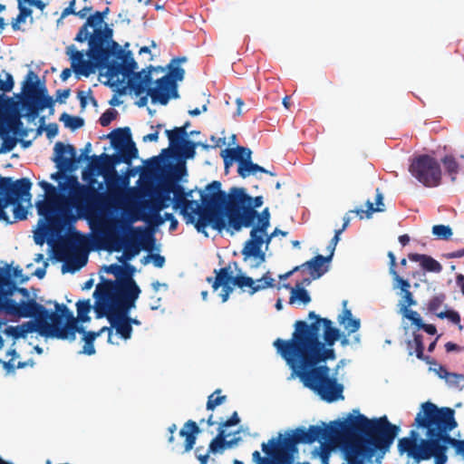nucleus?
<instances>
[{
    "mask_svg": "<svg viewBox=\"0 0 464 464\" xmlns=\"http://www.w3.org/2000/svg\"><path fill=\"white\" fill-rule=\"evenodd\" d=\"M314 442L324 443L320 423L287 429L284 433L278 432L277 437L263 442L261 450L266 456L255 450L252 460L254 464H295L299 454L298 445H311Z\"/></svg>",
    "mask_w": 464,
    "mask_h": 464,
    "instance_id": "1",
    "label": "nucleus"
},
{
    "mask_svg": "<svg viewBox=\"0 0 464 464\" xmlns=\"http://www.w3.org/2000/svg\"><path fill=\"white\" fill-rule=\"evenodd\" d=\"M310 323L304 320L295 321V330L288 340L277 338L274 346L277 353L285 361L286 364H293L308 360H315L318 349L321 346V329L324 330L323 322L326 317H322L314 311H310L307 315Z\"/></svg>",
    "mask_w": 464,
    "mask_h": 464,
    "instance_id": "2",
    "label": "nucleus"
},
{
    "mask_svg": "<svg viewBox=\"0 0 464 464\" xmlns=\"http://www.w3.org/2000/svg\"><path fill=\"white\" fill-rule=\"evenodd\" d=\"M341 420L345 431L353 432L362 439L348 442H356L360 447H369L370 443L381 448V452L377 456L378 463L390 450L401 431L400 426L392 423L386 415L369 419L362 414L359 409H353Z\"/></svg>",
    "mask_w": 464,
    "mask_h": 464,
    "instance_id": "3",
    "label": "nucleus"
},
{
    "mask_svg": "<svg viewBox=\"0 0 464 464\" xmlns=\"http://www.w3.org/2000/svg\"><path fill=\"white\" fill-rule=\"evenodd\" d=\"M321 359L288 364L291 374L287 380L299 379L304 387L314 392L322 401L334 403L344 400V385Z\"/></svg>",
    "mask_w": 464,
    "mask_h": 464,
    "instance_id": "4",
    "label": "nucleus"
},
{
    "mask_svg": "<svg viewBox=\"0 0 464 464\" xmlns=\"http://www.w3.org/2000/svg\"><path fill=\"white\" fill-rule=\"evenodd\" d=\"M104 70L108 82L104 84L112 88L118 87L119 95H125L127 88L130 92L135 96H140V82L136 78L140 71L137 72L138 63L133 58L131 51H125L121 47V52L118 55L111 56L106 61Z\"/></svg>",
    "mask_w": 464,
    "mask_h": 464,
    "instance_id": "5",
    "label": "nucleus"
},
{
    "mask_svg": "<svg viewBox=\"0 0 464 464\" xmlns=\"http://www.w3.org/2000/svg\"><path fill=\"white\" fill-rule=\"evenodd\" d=\"M413 425L417 429H426L427 437L452 440L449 432L453 430L458 423L452 408H439L430 401H425L420 404V410L415 417Z\"/></svg>",
    "mask_w": 464,
    "mask_h": 464,
    "instance_id": "6",
    "label": "nucleus"
},
{
    "mask_svg": "<svg viewBox=\"0 0 464 464\" xmlns=\"http://www.w3.org/2000/svg\"><path fill=\"white\" fill-rule=\"evenodd\" d=\"M109 216L111 218L120 220L116 226V232L121 237L129 234L130 230L144 232L143 235L139 237L142 245L136 244L130 246H126L124 247V253L117 256L120 265L126 262L130 263V261L140 254V250L150 251V249H152L160 251V246L156 244L154 232H146L145 227H133V223L136 222L137 218L129 211L121 208H114L110 211Z\"/></svg>",
    "mask_w": 464,
    "mask_h": 464,
    "instance_id": "7",
    "label": "nucleus"
},
{
    "mask_svg": "<svg viewBox=\"0 0 464 464\" xmlns=\"http://www.w3.org/2000/svg\"><path fill=\"white\" fill-rule=\"evenodd\" d=\"M213 204L219 206L222 219L225 224V230L231 236L240 232L244 227L248 228L255 225L256 220V212L250 209L237 197L231 196V191L219 195L215 198Z\"/></svg>",
    "mask_w": 464,
    "mask_h": 464,
    "instance_id": "8",
    "label": "nucleus"
},
{
    "mask_svg": "<svg viewBox=\"0 0 464 464\" xmlns=\"http://www.w3.org/2000/svg\"><path fill=\"white\" fill-rule=\"evenodd\" d=\"M129 292L120 279H110L100 276V283L92 294L94 298L93 311L97 319L107 315L130 296Z\"/></svg>",
    "mask_w": 464,
    "mask_h": 464,
    "instance_id": "9",
    "label": "nucleus"
},
{
    "mask_svg": "<svg viewBox=\"0 0 464 464\" xmlns=\"http://www.w3.org/2000/svg\"><path fill=\"white\" fill-rule=\"evenodd\" d=\"M66 154L73 156L75 154V147L72 144L57 141L53 147V157L52 159L55 163L57 171L52 173L50 179L57 182L58 186H63L66 188L67 191L63 192V198H74L84 190V186L79 182L78 177L74 174L75 171L62 169L60 167Z\"/></svg>",
    "mask_w": 464,
    "mask_h": 464,
    "instance_id": "10",
    "label": "nucleus"
},
{
    "mask_svg": "<svg viewBox=\"0 0 464 464\" xmlns=\"http://www.w3.org/2000/svg\"><path fill=\"white\" fill-rule=\"evenodd\" d=\"M200 194V200H189L186 205L184 201H181L180 215H182L187 220L190 214L195 213V218L198 215L211 214L214 211H219V206L213 204L216 197L219 198V195L224 193L222 190V184L218 180H213L206 185L204 189L198 190Z\"/></svg>",
    "mask_w": 464,
    "mask_h": 464,
    "instance_id": "11",
    "label": "nucleus"
},
{
    "mask_svg": "<svg viewBox=\"0 0 464 464\" xmlns=\"http://www.w3.org/2000/svg\"><path fill=\"white\" fill-rule=\"evenodd\" d=\"M409 171L412 177L427 188L438 187L441 182L440 164L428 154L414 157L411 160Z\"/></svg>",
    "mask_w": 464,
    "mask_h": 464,
    "instance_id": "12",
    "label": "nucleus"
},
{
    "mask_svg": "<svg viewBox=\"0 0 464 464\" xmlns=\"http://www.w3.org/2000/svg\"><path fill=\"white\" fill-rule=\"evenodd\" d=\"M47 304H53L55 311L46 308L44 304L36 302L34 310L38 314L43 327L51 330H63L74 322V315L68 306L64 304H59L56 301H47Z\"/></svg>",
    "mask_w": 464,
    "mask_h": 464,
    "instance_id": "13",
    "label": "nucleus"
},
{
    "mask_svg": "<svg viewBox=\"0 0 464 464\" xmlns=\"http://www.w3.org/2000/svg\"><path fill=\"white\" fill-rule=\"evenodd\" d=\"M66 54L69 56L72 68L76 77L83 76L89 77L90 75L96 72V71L102 72L104 70L106 63L100 57L99 54L90 53L88 48L87 52L77 50L74 44H71L66 47Z\"/></svg>",
    "mask_w": 464,
    "mask_h": 464,
    "instance_id": "14",
    "label": "nucleus"
},
{
    "mask_svg": "<svg viewBox=\"0 0 464 464\" xmlns=\"http://www.w3.org/2000/svg\"><path fill=\"white\" fill-rule=\"evenodd\" d=\"M143 164L151 171L160 173L162 170L169 178L172 175L188 176L187 163L172 154L169 149L161 150L159 155L147 159Z\"/></svg>",
    "mask_w": 464,
    "mask_h": 464,
    "instance_id": "15",
    "label": "nucleus"
},
{
    "mask_svg": "<svg viewBox=\"0 0 464 464\" xmlns=\"http://www.w3.org/2000/svg\"><path fill=\"white\" fill-rule=\"evenodd\" d=\"M18 282L12 279H0V301L8 310V314L15 316H29L37 301H19L13 296L18 291Z\"/></svg>",
    "mask_w": 464,
    "mask_h": 464,
    "instance_id": "16",
    "label": "nucleus"
},
{
    "mask_svg": "<svg viewBox=\"0 0 464 464\" xmlns=\"http://www.w3.org/2000/svg\"><path fill=\"white\" fill-rule=\"evenodd\" d=\"M29 316H19L20 318H28L29 321H25L18 325H7L2 330V333L6 336L13 339L15 343L19 339H26L29 334L36 333L42 337L46 339L49 338L48 329H44L43 324L40 321L36 310L33 309Z\"/></svg>",
    "mask_w": 464,
    "mask_h": 464,
    "instance_id": "17",
    "label": "nucleus"
},
{
    "mask_svg": "<svg viewBox=\"0 0 464 464\" xmlns=\"http://www.w3.org/2000/svg\"><path fill=\"white\" fill-rule=\"evenodd\" d=\"M103 138L110 140L111 148L115 150V153L127 155L135 160L139 158V150L130 127L116 128Z\"/></svg>",
    "mask_w": 464,
    "mask_h": 464,
    "instance_id": "18",
    "label": "nucleus"
},
{
    "mask_svg": "<svg viewBox=\"0 0 464 464\" xmlns=\"http://www.w3.org/2000/svg\"><path fill=\"white\" fill-rule=\"evenodd\" d=\"M95 44V53L99 54L104 63L111 56L121 52V46L113 40V30L105 24L98 32L94 33L92 44Z\"/></svg>",
    "mask_w": 464,
    "mask_h": 464,
    "instance_id": "19",
    "label": "nucleus"
},
{
    "mask_svg": "<svg viewBox=\"0 0 464 464\" xmlns=\"http://www.w3.org/2000/svg\"><path fill=\"white\" fill-rule=\"evenodd\" d=\"M29 178H21L14 180L12 177L0 175V222L5 225L13 224L10 220L6 208L10 207V199L18 192L21 186L19 183L28 182Z\"/></svg>",
    "mask_w": 464,
    "mask_h": 464,
    "instance_id": "20",
    "label": "nucleus"
},
{
    "mask_svg": "<svg viewBox=\"0 0 464 464\" xmlns=\"http://www.w3.org/2000/svg\"><path fill=\"white\" fill-rule=\"evenodd\" d=\"M323 341L321 340V346L323 349H318L316 359H321L323 362L334 361L336 359V353L333 348L334 343L342 337V332L339 328L334 325V323L329 318L323 322Z\"/></svg>",
    "mask_w": 464,
    "mask_h": 464,
    "instance_id": "21",
    "label": "nucleus"
},
{
    "mask_svg": "<svg viewBox=\"0 0 464 464\" xmlns=\"http://www.w3.org/2000/svg\"><path fill=\"white\" fill-rule=\"evenodd\" d=\"M19 186H21L20 189L14 198L10 199V207L13 208L14 221L26 219L28 208L32 206V181L28 180V182L19 183Z\"/></svg>",
    "mask_w": 464,
    "mask_h": 464,
    "instance_id": "22",
    "label": "nucleus"
},
{
    "mask_svg": "<svg viewBox=\"0 0 464 464\" xmlns=\"http://www.w3.org/2000/svg\"><path fill=\"white\" fill-rule=\"evenodd\" d=\"M22 105L14 101L0 108V112L4 118L0 120V129L9 133H13L14 130H18L24 126Z\"/></svg>",
    "mask_w": 464,
    "mask_h": 464,
    "instance_id": "23",
    "label": "nucleus"
},
{
    "mask_svg": "<svg viewBox=\"0 0 464 464\" xmlns=\"http://www.w3.org/2000/svg\"><path fill=\"white\" fill-rule=\"evenodd\" d=\"M186 222L187 224L193 225L198 233L203 234L207 237H208L206 230L208 227H211L218 232L225 230V224L220 211H214L211 212V214L198 215V218H195V213L190 214Z\"/></svg>",
    "mask_w": 464,
    "mask_h": 464,
    "instance_id": "24",
    "label": "nucleus"
},
{
    "mask_svg": "<svg viewBox=\"0 0 464 464\" xmlns=\"http://www.w3.org/2000/svg\"><path fill=\"white\" fill-rule=\"evenodd\" d=\"M420 440V444L417 445L407 437L399 439L398 451L400 455L407 454L408 458L413 459L414 463L419 464L422 460H429L432 458V452L427 449V445Z\"/></svg>",
    "mask_w": 464,
    "mask_h": 464,
    "instance_id": "25",
    "label": "nucleus"
},
{
    "mask_svg": "<svg viewBox=\"0 0 464 464\" xmlns=\"http://www.w3.org/2000/svg\"><path fill=\"white\" fill-rule=\"evenodd\" d=\"M74 219L67 220L63 218L61 219L63 230L61 231L51 229L48 227V226H38L39 227H41V231L34 234V243L38 246H43L44 242H48V244L51 245L53 242V240L63 237L66 233L76 231L74 227Z\"/></svg>",
    "mask_w": 464,
    "mask_h": 464,
    "instance_id": "26",
    "label": "nucleus"
},
{
    "mask_svg": "<svg viewBox=\"0 0 464 464\" xmlns=\"http://www.w3.org/2000/svg\"><path fill=\"white\" fill-rule=\"evenodd\" d=\"M233 285L239 288L249 287V294L254 295L266 288L274 287L275 279L272 278L270 272H266L261 278L257 279L256 281L248 276L240 274L234 277Z\"/></svg>",
    "mask_w": 464,
    "mask_h": 464,
    "instance_id": "27",
    "label": "nucleus"
},
{
    "mask_svg": "<svg viewBox=\"0 0 464 464\" xmlns=\"http://www.w3.org/2000/svg\"><path fill=\"white\" fill-rule=\"evenodd\" d=\"M137 273L135 266L130 263H123L120 265V275L119 279L121 281L126 290L129 292V295H136L140 297L141 293L140 287L134 279V276Z\"/></svg>",
    "mask_w": 464,
    "mask_h": 464,
    "instance_id": "28",
    "label": "nucleus"
},
{
    "mask_svg": "<svg viewBox=\"0 0 464 464\" xmlns=\"http://www.w3.org/2000/svg\"><path fill=\"white\" fill-rule=\"evenodd\" d=\"M453 440L444 438L427 437V440L423 442L427 445L432 452L435 464H445L448 460L446 455L449 445H452Z\"/></svg>",
    "mask_w": 464,
    "mask_h": 464,
    "instance_id": "29",
    "label": "nucleus"
},
{
    "mask_svg": "<svg viewBox=\"0 0 464 464\" xmlns=\"http://www.w3.org/2000/svg\"><path fill=\"white\" fill-rule=\"evenodd\" d=\"M103 318H106L109 324L115 329L116 334L124 341H128L132 336V326L130 325V323H127L124 318H121V314L119 311L112 309L108 312L107 315Z\"/></svg>",
    "mask_w": 464,
    "mask_h": 464,
    "instance_id": "30",
    "label": "nucleus"
},
{
    "mask_svg": "<svg viewBox=\"0 0 464 464\" xmlns=\"http://www.w3.org/2000/svg\"><path fill=\"white\" fill-rule=\"evenodd\" d=\"M42 199L36 201L35 208L37 215L40 217L38 226H48L51 218L61 212L57 209L55 203L51 198H44V195H41Z\"/></svg>",
    "mask_w": 464,
    "mask_h": 464,
    "instance_id": "31",
    "label": "nucleus"
},
{
    "mask_svg": "<svg viewBox=\"0 0 464 464\" xmlns=\"http://www.w3.org/2000/svg\"><path fill=\"white\" fill-rule=\"evenodd\" d=\"M92 151V143L87 142L85 146L81 150V154L77 155V151L75 150V154L71 156L70 154H66L64 156V160L60 164L62 169H66L69 171H76L80 165L84 161L92 160V156L89 154Z\"/></svg>",
    "mask_w": 464,
    "mask_h": 464,
    "instance_id": "32",
    "label": "nucleus"
},
{
    "mask_svg": "<svg viewBox=\"0 0 464 464\" xmlns=\"http://www.w3.org/2000/svg\"><path fill=\"white\" fill-rule=\"evenodd\" d=\"M84 323H80L79 320L74 319L72 324H69L68 327L62 330H51L49 331V338L51 339H59V340H67L69 342H73L76 339V334H81L82 335L86 334L90 331L86 330V327L83 325Z\"/></svg>",
    "mask_w": 464,
    "mask_h": 464,
    "instance_id": "33",
    "label": "nucleus"
},
{
    "mask_svg": "<svg viewBox=\"0 0 464 464\" xmlns=\"http://www.w3.org/2000/svg\"><path fill=\"white\" fill-rule=\"evenodd\" d=\"M329 263H331V256L317 254L310 260L304 262V266L309 270L312 279H319L329 271Z\"/></svg>",
    "mask_w": 464,
    "mask_h": 464,
    "instance_id": "34",
    "label": "nucleus"
},
{
    "mask_svg": "<svg viewBox=\"0 0 464 464\" xmlns=\"http://www.w3.org/2000/svg\"><path fill=\"white\" fill-rule=\"evenodd\" d=\"M133 160L134 159L127 155H120L119 153H115V157H113L112 160H110L101 166V169H102V177L106 179L109 185H112L113 177L115 174H117V167L121 163L131 166Z\"/></svg>",
    "mask_w": 464,
    "mask_h": 464,
    "instance_id": "35",
    "label": "nucleus"
},
{
    "mask_svg": "<svg viewBox=\"0 0 464 464\" xmlns=\"http://www.w3.org/2000/svg\"><path fill=\"white\" fill-rule=\"evenodd\" d=\"M408 258L411 262H419L421 269L424 272L440 273L442 266L439 261L434 259L431 256L419 253H410Z\"/></svg>",
    "mask_w": 464,
    "mask_h": 464,
    "instance_id": "36",
    "label": "nucleus"
},
{
    "mask_svg": "<svg viewBox=\"0 0 464 464\" xmlns=\"http://www.w3.org/2000/svg\"><path fill=\"white\" fill-rule=\"evenodd\" d=\"M229 191H231V196L237 197L254 212H256V209L261 208L264 204V198L262 196L252 197L246 192L245 188L232 187Z\"/></svg>",
    "mask_w": 464,
    "mask_h": 464,
    "instance_id": "37",
    "label": "nucleus"
},
{
    "mask_svg": "<svg viewBox=\"0 0 464 464\" xmlns=\"http://www.w3.org/2000/svg\"><path fill=\"white\" fill-rule=\"evenodd\" d=\"M214 273L216 275L214 278L211 276L207 277V282L212 285L214 291H217L220 285H233L235 276L230 266L215 269Z\"/></svg>",
    "mask_w": 464,
    "mask_h": 464,
    "instance_id": "38",
    "label": "nucleus"
},
{
    "mask_svg": "<svg viewBox=\"0 0 464 464\" xmlns=\"http://www.w3.org/2000/svg\"><path fill=\"white\" fill-rule=\"evenodd\" d=\"M186 56L175 57L170 60L169 64L166 66L168 72L164 75L171 82H182L185 77V70L180 66V63L187 62Z\"/></svg>",
    "mask_w": 464,
    "mask_h": 464,
    "instance_id": "39",
    "label": "nucleus"
},
{
    "mask_svg": "<svg viewBox=\"0 0 464 464\" xmlns=\"http://www.w3.org/2000/svg\"><path fill=\"white\" fill-rule=\"evenodd\" d=\"M173 192H174V190L170 189L169 186H168V188L163 189L161 191V196L163 198V200L160 201L158 203L157 209L150 208V212L160 216V211L161 209L169 208V206H172V208L175 211L179 210L180 212L181 200L179 199V195H177V194H175L174 197H171V194H173Z\"/></svg>",
    "mask_w": 464,
    "mask_h": 464,
    "instance_id": "40",
    "label": "nucleus"
},
{
    "mask_svg": "<svg viewBox=\"0 0 464 464\" xmlns=\"http://www.w3.org/2000/svg\"><path fill=\"white\" fill-rule=\"evenodd\" d=\"M173 82L162 76L153 81V84H148L147 90L145 93L150 95V100L152 101V97L160 98L164 97L168 94L170 85Z\"/></svg>",
    "mask_w": 464,
    "mask_h": 464,
    "instance_id": "41",
    "label": "nucleus"
},
{
    "mask_svg": "<svg viewBox=\"0 0 464 464\" xmlns=\"http://www.w3.org/2000/svg\"><path fill=\"white\" fill-rule=\"evenodd\" d=\"M166 71V67L161 65L150 64L146 68L140 71L139 75H136L137 80L140 82L141 88L140 89V95L145 93L148 84H153L152 72H163Z\"/></svg>",
    "mask_w": 464,
    "mask_h": 464,
    "instance_id": "42",
    "label": "nucleus"
},
{
    "mask_svg": "<svg viewBox=\"0 0 464 464\" xmlns=\"http://www.w3.org/2000/svg\"><path fill=\"white\" fill-rule=\"evenodd\" d=\"M249 236L250 237L244 243V246L241 250L244 261H248L261 250L263 246V240L259 235L249 233Z\"/></svg>",
    "mask_w": 464,
    "mask_h": 464,
    "instance_id": "43",
    "label": "nucleus"
},
{
    "mask_svg": "<svg viewBox=\"0 0 464 464\" xmlns=\"http://www.w3.org/2000/svg\"><path fill=\"white\" fill-rule=\"evenodd\" d=\"M0 279L16 280L18 284L23 285L27 283L30 277L23 274L19 266L14 267L12 265L5 264L4 266L0 267Z\"/></svg>",
    "mask_w": 464,
    "mask_h": 464,
    "instance_id": "44",
    "label": "nucleus"
},
{
    "mask_svg": "<svg viewBox=\"0 0 464 464\" xmlns=\"http://www.w3.org/2000/svg\"><path fill=\"white\" fill-rule=\"evenodd\" d=\"M139 297L136 295L129 296L128 299L122 302L116 307V310L119 311L121 314V318H124L127 323H130V325H140L141 322L137 319L130 316V311L136 307V302Z\"/></svg>",
    "mask_w": 464,
    "mask_h": 464,
    "instance_id": "45",
    "label": "nucleus"
},
{
    "mask_svg": "<svg viewBox=\"0 0 464 464\" xmlns=\"http://www.w3.org/2000/svg\"><path fill=\"white\" fill-rule=\"evenodd\" d=\"M29 90L34 92V97L50 96L44 81H41L38 75L33 71H29L26 77Z\"/></svg>",
    "mask_w": 464,
    "mask_h": 464,
    "instance_id": "46",
    "label": "nucleus"
},
{
    "mask_svg": "<svg viewBox=\"0 0 464 464\" xmlns=\"http://www.w3.org/2000/svg\"><path fill=\"white\" fill-rule=\"evenodd\" d=\"M2 73L5 74V79L2 80L0 78V108L14 101V98H11L10 96H7L5 94L6 92H10L14 89V77L10 72L5 70L2 71Z\"/></svg>",
    "mask_w": 464,
    "mask_h": 464,
    "instance_id": "47",
    "label": "nucleus"
},
{
    "mask_svg": "<svg viewBox=\"0 0 464 464\" xmlns=\"http://www.w3.org/2000/svg\"><path fill=\"white\" fill-rule=\"evenodd\" d=\"M320 425L324 443L329 442L332 439L336 437L339 432L345 431L341 419L332 420L328 423L320 421Z\"/></svg>",
    "mask_w": 464,
    "mask_h": 464,
    "instance_id": "48",
    "label": "nucleus"
},
{
    "mask_svg": "<svg viewBox=\"0 0 464 464\" xmlns=\"http://www.w3.org/2000/svg\"><path fill=\"white\" fill-rule=\"evenodd\" d=\"M54 103L55 101L52 96L47 97H34V95L30 96V99H27L28 106H31L34 111H37L39 113L44 111L45 109L50 110V114H53L54 111Z\"/></svg>",
    "mask_w": 464,
    "mask_h": 464,
    "instance_id": "49",
    "label": "nucleus"
},
{
    "mask_svg": "<svg viewBox=\"0 0 464 464\" xmlns=\"http://www.w3.org/2000/svg\"><path fill=\"white\" fill-rule=\"evenodd\" d=\"M413 340L407 341V347L409 350V355H412V348L415 349L416 357L419 360L425 361L426 362H430V357H426L424 355V343L423 337L420 334L413 333Z\"/></svg>",
    "mask_w": 464,
    "mask_h": 464,
    "instance_id": "50",
    "label": "nucleus"
},
{
    "mask_svg": "<svg viewBox=\"0 0 464 464\" xmlns=\"http://www.w3.org/2000/svg\"><path fill=\"white\" fill-rule=\"evenodd\" d=\"M165 134L168 137L169 148L175 150L184 142L185 138L189 137L186 130L178 127H174L172 130H166Z\"/></svg>",
    "mask_w": 464,
    "mask_h": 464,
    "instance_id": "51",
    "label": "nucleus"
},
{
    "mask_svg": "<svg viewBox=\"0 0 464 464\" xmlns=\"http://www.w3.org/2000/svg\"><path fill=\"white\" fill-rule=\"evenodd\" d=\"M186 177L187 176H182V177L179 178L178 175H172L170 177V179H173V184L169 185L170 189L174 190L173 195L174 196H175V194L179 195V199H180L181 201H183L184 199H187L188 198H192L193 192L195 191L194 189L187 190L184 188V186L180 184L181 182H187Z\"/></svg>",
    "mask_w": 464,
    "mask_h": 464,
    "instance_id": "52",
    "label": "nucleus"
},
{
    "mask_svg": "<svg viewBox=\"0 0 464 464\" xmlns=\"http://www.w3.org/2000/svg\"><path fill=\"white\" fill-rule=\"evenodd\" d=\"M311 295L309 292L304 288V286L301 285H295V286L291 291L289 304H298L306 305L311 302Z\"/></svg>",
    "mask_w": 464,
    "mask_h": 464,
    "instance_id": "53",
    "label": "nucleus"
},
{
    "mask_svg": "<svg viewBox=\"0 0 464 464\" xmlns=\"http://www.w3.org/2000/svg\"><path fill=\"white\" fill-rule=\"evenodd\" d=\"M218 431V435L210 440L208 445V450L210 454H222L226 450L224 439H227L230 434H227L225 430Z\"/></svg>",
    "mask_w": 464,
    "mask_h": 464,
    "instance_id": "54",
    "label": "nucleus"
},
{
    "mask_svg": "<svg viewBox=\"0 0 464 464\" xmlns=\"http://www.w3.org/2000/svg\"><path fill=\"white\" fill-rule=\"evenodd\" d=\"M266 169L257 163L253 162V160H249V162L242 163L237 166V173L238 175L246 179L250 176H255L257 172H265Z\"/></svg>",
    "mask_w": 464,
    "mask_h": 464,
    "instance_id": "55",
    "label": "nucleus"
},
{
    "mask_svg": "<svg viewBox=\"0 0 464 464\" xmlns=\"http://www.w3.org/2000/svg\"><path fill=\"white\" fill-rule=\"evenodd\" d=\"M75 305L78 317L76 320H79L80 323H89L91 321L89 313L92 309H93V305L91 304V300H79Z\"/></svg>",
    "mask_w": 464,
    "mask_h": 464,
    "instance_id": "56",
    "label": "nucleus"
},
{
    "mask_svg": "<svg viewBox=\"0 0 464 464\" xmlns=\"http://www.w3.org/2000/svg\"><path fill=\"white\" fill-rule=\"evenodd\" d=\"M92 37H94V33L89 32V26L84 23L76 34L74 41L78 43H84L87 41L90 53L93 54L95 53V44H92Z\"/></svg>",
    "mask_w": 464,
    "mask_h": 464,
    "instance_id": "57",
    "label": "nucleus"
},
{
    "mask_svg": "<svg viewBox=\"0 0 464 464\" xmlns=\"http://www.w3.org/2000/svg\"><path fill=\"white\" fill-rule=\"evenodd\" d=\"M185 428L189 429V434H188L187 438L185 439L184 444L185 451L188 452L193 449L196 443L197 434L200 432V429L198 424L191 420L185 423Z\"/></svg>",
    "mask_w": 464,
    "mask_h": 464,
    "instance_id": "58",
    "label": "nucleus"
},
{
    "mask_svg": "<svg viewBox=\"0 0 464 464\" xmlns=\"http://www.w3.org/2000/svg\"><path fill=\"white\" fill-rule=\"evenodd\" d=\"M65 128L74 131L84 126V119L80 116H73L67 112H63L59 118Z\"/></svg>",
    "mask_w": 464,
    "mask_h": 464,
    "instance_id": "59",
    "label": "nucleus"
},
{
    "mask_svg": "<svg viewBox=\"0 0 464 464\" xmlns=\"http://www.w3.org/2000/svg\"><path fill=\"white\" fill-rule=\"evenodd\" d=\"M87 257L82 256L80 258H71L65 262H63L62 266V273L63 274H74L80 271L83 266L87 264Z\"/></svg>",
    "mask_w": 464,
    "mask_h": 464,
    "instance_id": "60",
    "label": "nucleus"
},
{
    "mask_svg": "<svg viewBox=\"0 0 464 464\" xmlns=\"http://www.w3.org/2000/svg\"><path fill=\"white\" fill-rule=\"evenodd\" d=\"M0 139L2 140V144L0 146V154H5L12 151L18 143L17 138H14L11 133L1 129Z\"/></svg>",
    "mask_w": 464,
    "mask_h": 464,
    "instance_id": "61",
    "label": "nucleus"
},
{
    "mask_svg": "<svg viewBox=\"0 0 464 464\" xmlns=\"http://www.w3.org/2000/svg\"><path fill=\"white\" fill-rule=\"evenodd\" d=\"M198 143H196V141L189 140V137L185 138L184 142L179 146V149L182 153V157H179V160L186 162L187 160L194 159L196 156V148L198 147Z\"/></svg>",
    "mask_w": 464,
    "mask_h": 464,
    "instance_id": "62",
    "label": "nucleus"
},
{
    "mask_svg": "<svg viewBox=\"0 0 464 464\" xmlns=\"http://www.w3.org/2000/svg\"><path fill=\"white\" fill-rule=\"evenodd\" d=\"M441 163L443 164L446 172L450 176L451 181L454 182L456 180V176L460 169L456 159L451 155H446L442 158Z\"/></svg>",
    "mask_w": 464,
    "mask_h": 464,
    "instance_id": "63",
    "label": "nucleus"
},
{
    "mask_svg": "<svg viewBox=\"0 0 464 464\" xmlns=\"http://www.w3.org/2000/svg\"><path fill=\"white\" fill-rule=\"evenodd\" d=\"M445 383L448 389L460 392L464 390V374L450 372Z\"/></svg>",
    "mask_w": 464,
    "mask_h": 464,
    "instance_id": "64",
    "label": "nucleus"
}]
</instances>
